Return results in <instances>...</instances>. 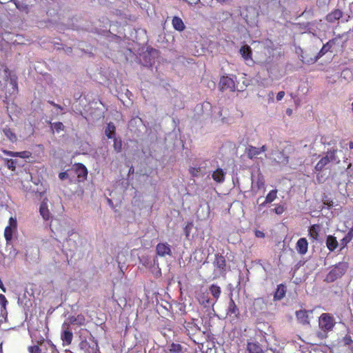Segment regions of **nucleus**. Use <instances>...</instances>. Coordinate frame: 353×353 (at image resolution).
Returning a JSON list of instances; mask_svg holds the SVG:
<instances>
[{
    "instance_id": "obj_18",
    "label": "nucleus",
    "mask_w": 353,
    "mask_h": 353,
    "mask_svg": "<svg viewBox=\"0 0 353 353\" xmlns=\"http://www.w3.org/2000/svg\"><path fill=\"white\" fill-rule=\"evenodd\" d=\"M247 351L249 353H262L263 350L261 345L258 342H248Z\"/></svg>"
},
{
    "instance_id": "obj_25",
    "label": "nucleus",
    "mask_w": 353,
    "mask_h": 353,
    "mask_svg": "<svg viewBox=\"0 0 353 353\" xmlns=\"http://www.w3.org/2000/svg\"><path fill=\"white\" fill-rule=\"evenodd\" d=\"M76 172L79 178L85 179L88 175L86 167L82 163L75 165Z\"/></svg>"
},
{
    "instance_id": "obj_30",
    "label": "nucleus",
    "mask_w": 353,
    "mask_h": 353,
    "mask_svg": "<svg viewBox=\"0 0 353 353\" xmlns=\"http://www.w3.org/2000/svg\"><path fill=\"white\" fill-rule=\"evenodd\" d=\"M246 153L250 159L255 158L257 155L261 154L259 148L254 146H249L247 148Z\"/></svg>"
},
{
    "instance_id": "obj_20",
    "label": "nucleus",
    "mask_w": 353,
    "mask_h": 353,
    "mask_svg": "<svg viewBox=\"0 0 353 353\" xmlns=\"http://www.w3.org/2000/svg\"><path fill=\"white\" fill-rule=\"evenodd\" d=\"M321 231V226L319 224H314L309 228L308 232L310 236L314 240H318L319 232Z\"/></svg>"
},
{
    "instance_id": "obj_31",
    "label": "nucleus",
    "mask_w": 353,
    "mask_h": 353,
    "mask_svg": "<svg viewBox=\"0 0 353 353\" xmlns=\"http://www.w3.org/2000/svg\"><path fill=\"white\" fill-rule=\"evenodd\" d=\"M4 135L12 143H14L17 140V137L12 130L9 128H5L3 129Z\"/></svg>"
},
{
    "instance_id": "obj_39",
    "label": "nucleus",
    "mask_w": 353,
    "mask_h": 353,
    "mask_svg": "<svg viewBox=\"0 0 353 353\" xmlns=\"http://www.w3.org/2000/svg\"><path fill=\"white\" fill-rule=\"evenodd\" d=\"M50 125L52 130H54L58 133L64 129V125L61 122L50 123Z\"/></svg>"
},
{
    "instance_id": "obj_23",
    "label": "nucleus",
    "mask_w": 353,
    "mask_h": 353,
    "mask_svg": "<svg viewBox=\"0 0 353 353\" xmlns=\"http://www.w3.org/2000/svg\"><path fill=\"white\" fill-rule=\"evenodd\" d=\"M338 241L336 237L328 235L326 239V245L330 251H334L338 247Z\"/></svg>"
},
{
    "instance_id": "obj_63",
    "label": "nucleus",
    "mask_w": 353,
    "mask_h": 353,
    "mask_svg": "<svg viewBox=\"0 0 353 353\" xmlns=\"http://www.w3.org/2000/svg\"><path fill=\"white\" fill-rule=\"evenodd\" d=\"M80 97H81L80 95L79 96H77L76 94L74 95V98H75L76 100H78Z\"/></svg>"
},
{
    "instance_id": "obj_54",
    "label": "nucleus",
    "mask_w": 353,
    "mask_h": 353,
    "mask_svg": "<svg viewBox=\"0 0 353 353\" xmlns=\"http://www.w3.org/2000/svg\"><path fill=\"white\" fill-rule=\"evenodd\" d=\"M259 149L260 152L262 153V152L266 151L267 147H266V145H263L262 147L259 148Z\"/></svg>"
},
{
    "instance_id": "obj_48",
    "label": "nucleus",
    "mask_w": 353,
    "mask_h": 353,
    "mask_svg": "<svg viewBox=\"0 0 353 353\" xmlns=\"http://www.w3.org/2000/svg\"><path fill=\"white\" fill-rule=\"evenodd\" d=\"M285 96V92L284 91H280L277 93L276 95V100L281 101Z\"/></svg>"
},
{
    "instance_id": "obj_57",
    "label": "nucleus",
    "mask_w": 353,
    "mask_h": 353,
    "mask_svg": "<svg viewBox=\"0 0 353 353\" xmlns=\"http://www.w3.org/2000/svg\"><path fill=\"white\" fill-rule=\"evenodd\" d=\"M352 166V163H349V164H348V165H347V172L348 173H350V170H351Z\"/></svg>"
},
{
    "instance_id": "obj_5",
    "label": "nucleus",
    "mask_w": 353,
    "mask_h": 353,
    "mask_svg": "<svg viewBox=\"0 0 353 353\" xmlns=\"http://www.w3.org/2000/svg\"><path fill=\"white\" fill-rule=\"evenodd\" d=\"M78 238V234L73 232H68V237L63 244V251H70L74 252L77 247L76 239Z\"/></svg>"
},
{
    "instance_id": "obj_9",
    "label": "nucleus",
    "mask_w": 353,
    "mask_h": 353,
    "mask_svg": "<svg viewBox=\"0 0 353 353\" xmlns=\"http://www.w3.org/2000/svg\"><path fill=\"white\" fill-rule=\"evenodd\" d=\"M198 301L204 307H213L215 304L213 299L209 297L208 293H201L198 296Z\"/></svg>"
},
{
    "instance_id": "obj_14",
    "label": "nucleus",
    "mask_w": 353,
    "mask_h": 353,
    "mask_svg": "<svg viewBox=\"0 0 353 353\" xmlns=\"http://www.w3.org/2000/svg\"><path fill=\"white\" fill-rule=\"evenodd\" d=\"M343 17V12L339 9H335L326 16V20L329 23H334Z\"/></svg>"
},
{
    "instance_id": "obj_22",
    "label": "nucleus",
    "mask_w": 353,
    "mask_h": 353,
    "mask_svg": "<svg viewBox=\"0 0 353 353\" xmlns=\"http://www.w3.org/2000/svg\"><path fill=\"white\" fill-rule=\"evenodd\" d=\"M173 28L179 32L183 31L185 29V25L182 19L179 17H174L172 21Z\"/></svg>"
},
{
    "instance_id": "obj_7",
    "label": "nucleus",
    "mask_w": 353,
    "mask_h": 353,
    "mask_svg": "<svg viewBox=\"0 0 353 353\" xmlns=\"http://www.w3.org/2000/svg\"><path fill=\"white\" fill-rule=\"evenodd\" d=\"M156 252L159 256L165 257L172 255L170 245L167 243H159L156 247Z\"/></svg>"
},
{
    "instance_id": "obj_4",
    "label": "nucleus",
    "mask_w": 353,
    "mask_h": 353,
    "mask_svg": "<svg viewBox=\"0 0 353 353\" xmlns=\"http://www.w3.org/2000/svg\"><path fill=\"white\" fill-rule=\"evenodd\" d=\"M336 324L334 317L329 313L322 314L319 319V327L323 332L331 331Z\"/></svg>"
},
{
    "instance_id": "obj_41",
    "label": "nucleus",
    "mask_w": 353,
    "mask_h": 353,
    "mask_svg": "<svg viewBox=\"0 0 353 353\" xmlns=\"http://www.w3.org/2000/svg\"><path fill=\"white\" fill-rule=\"evenodd\" d=\"M17 161L14 159H7L6 165L11 170H15Z\"/></svg>"
},
{
    "instance_id": "obj_49",
    "label": "nucleus",
    "mask_w": 353,
    "mask_h": 353,
    "mask_svg": "<svg viewBox=\"0 0 353 353\" xmlns=\"http://www.w3.org/2000/svg\"><path fill=\"white\" fill-rule=\"evenodd\" d=\"M255 236L258 238H263L265 236V234L262 231L256 230Z\"/></svg>"
},
{
    "instance_id": "obj_64",
    "label": "nucleus",
    "mask_w": 353,
    "mask_h": 353,
    "mask_svg": "<svg viewBox=\"0 0 353 353\" xmlns=\"http://www.w3.org/2000/svg\"><path fill=\"white\" fill-rule=\"evenodd\" d=\"M133 172H134V169H133V168H131L129 170V173H131V172L133 173Z\"/></svg>"
},
{
    "instance_id": "obj_21",
    "label": "nucleus",
    "mask_w": 353,
    "mask_h": 353,
    "mask_svg": "<svg viewBox=\"0 0 353 353\" xmlns=\"http://www.w3.org/2000/svg\"><path fill=\"white\" fill-rule=\"evenodd\" d=\"M239 53L245 61L251 59L252 58V50L248 45L241 46L239 50Z\"/></svg>"
},
{
    "instance_id": "obj_27",
    "label": "nucleus",
    "mask_w": 353,
    "mask_h": 353,
    "mask_svg": "<svg viewBox=\"0 0 353 353\" xmlns=\"http://www.w3.org/2000/svg\"><path fill=\"white\" fill-rule=\"evenodd\" d=\"M72 337V332L69 330H64L61 333V339L68 345L71 343Z\"/></svg>"
},
{
    "instance_id": "obj_13",
    "label": "nucleus",
    "mask_w": 353,
    "mask_h": 353,
    "mask_svg": "<svg viewBox=\"0 0 353 353\" xmlns=\"http://www.w3.org/2000/svg\"><path fill=\"white\" fill-rule=\"evenodd\" d=\"M286 294V287L283 284H279L277 285L276 290L274 294V301H280L284 298Z\"/></svg>"
},
{
    "instance_id": "obj_2",
    "label": "nucleus",
    "mask_w": 353,
    "mask_h": 353,
    "mask_svg": "<svg viewBox=\"0 0 353 353\" xmlns=\"http://www.w3.org/2000/svg\"><path fill=\"white\" fill-rule=\"evenodd\" d=\"M348 268V264L347 262H339L333 267L326 275L325 281L327 283H332L336 280L341 278L346 272Z\"/></svg>"
},
{
    "instance_id": "obj_29",
    "label": "nucleus",
    "mask_w": 353,
    "mask_h": 353,
    "mask_svg": "<svg viewBox=\"0 0 353 353\" xmlns=\"http://www.w3.org/2000/svg\"><path fill=\"white\" fill-rule=\"evenodd\" d=\"M70 323L73 325H83L85 323V319L84 316L79 314L77 316H71L69 318Z\"/></svg>"
},
{
    "instance_id": "obj_1",
    "label": "nucleus",
    "mask_w": 353,
    "mask_h": 353,
    "mask_svg": "<svg viewBox=\"0 0 353 353\" xmlns=\"http://www.w3.org/2000/svg\"><path fill=\"white\" fill-rule=\"evenodd\" d=\"M338 150L332 148L331 150H329L326 154L323 157L319 162L316 163V165L314 167V172L317 174L316 178L319 181V183H321L319 174L323 169H327V165L330 163H333L334 164H338L340 163L339 158L336 156V152Z\"/></svg>"
},
{
    "instance_id": "obj_55",
    "label": "nucleus",
    "mask_w": 353,
    "mask_h": 353,
    "mask_svg": "<svg viewBox=\"0 0 353 353\" xmlns=\"http://www.w3.org/2000/svg\"><path fill=\"white\" fill-rule=\"evenodd\" d=\"M65 52L67 53V54H70L72 52V48L70 47H67L65 49Z\"/></svg>"
},
{
    "instance_id": "obj_60",
    "label": "nucleus",
    "mask_w": 353,
    "mask_h": 353,
    "mask_svg": "<svg viewBox=\"0 0 353 353\" xmlns=\"http://www.w3.org/2000/svg\"><path fill=\"white\" fill-rule=\"evenodd\" d=\"M49 103L53 105L54 107H56L57 106V103H55L54 101H49Z\"/></svg>"
},
{
    "instance_id": "obj_43",
    "label": "nucleus",
    "mask_w": 353,
    "mask_h": 353,
    "mask_svg": "<svg viewBox=\"0 0 353 353\" xmlns=\"http://www.w3.org/2000/svg\"><path fill=\"white\" fill-rule=\"evenodd\" d=\"M28 351L30 353H41V348L39 345L30 346Z\"/></svg>"
},
{
    "instance_id": "obj_38",
    "label": "nucleus",
    "mask_w": 353,
    "mask_h": 353,
    "mask_svg": "<svg viewBox=\"0 0 353 353\" xmlns=\"http://www.w3.org/2000/svg\"><path fill=\"white\" fill-rule=\"evenodd\" d=\"M114 149L116 152H120L122 149V141L121 139L114 137V144H113Z\"/></svg>"
},
{
    "instance_id": "obj_26",
    "label": "nucleus",
    "mask_w": 353,
    "mask_h": 353,
    "mask_svg": "<svg viewBox=\"0 0 353 353\" xmlns=\"http://www.w3.org/2000/svg\"><path fill=\"white\" fill-rule=\"evenodd\" d=\"M116 133V128L113 123L110 122L107 124L105 129V134L108 139H114Z\"/></svg>"
},
{
    "instance_id": "obj_42",
    "label": "nucleus",
    "mask_w": 353,
    "mask_h": 353,
    "mask_svg": "<svg viewBox=\"0 0 353 353\" xmlns=\"http://www.w3.org/2000/svg\"><path fill=\"white\" fill-rule=\"evenodd\" d=\"M8 227H10L13 230H16L17 227V219L14 217H10L9 219V225Z\"/></svg>"
},
{
    "instance_id": "obj_35",
    "label": "nucleus",
    "mask_w": 353,
    "mask_h": 353,
    "mask_svg": "<svg viewBox=\"0 0 353 353\" xmlns=\"http://www.w3.org/2000/svg\"><path fill=\"white\" fill-rule=\"evenodd\" d=\"M276 194H277V190L276 189L271 190L265 196V203H270L272 201H274L275 200V199L276 198Z\"/></svg>"
},
{
    "instance_id": "obj_40",
    "label": "nucleus",
    "mask_w": 353,
    "mask_h": 353,
    "mask_svg": "<svg viewBox=\"0 0 353 353\" xmlns=\"http://www.w3.org/2000/svg\"><path fill=\"white\" fill-rule=\"evenodd\" d=\"M182 347L180 344L172 343L170 345V351L172 353H180L181 352Z\"/></svg>"
},
{
    "instance_id": "obj_58",
    "label": "nucleus",
    "mask_w": 353,
    "mask_h": 353,
    "mask_svg": "<svg viewBox=\"0 0 353 353\" xmlns=\"http://www.w3.org/2000/svg\"><path fill=\"white\" fill-rule=\"evenodd\" d=\"M350 149H353V142L350 141L348 143Z\"/></svg>"
},
{
    "instance_id": "obj_24",
    "label": "nucleus",
    "mask_w": 353,
    "mask_h": 353,
    "mask_svg": "<svg viewBox=\"0 0 353 353\" xmlns=\"http://www.w3.org/2000/svg\"><path fill=\"white\" fill-rule=\"evenodd\" d=\"M296 316L298 321L302 324H309L308 314L305 310H299L296 312Z\"/></svg>"
},
{
    "instance_id": "obj_61",
    "label": "nucleus",
    "mask_w": 353,
    "mask_h": 353,
    "mask_svg": "<svg viewBox=\"0 0 353 353\" xmlns=\"http://www.w3.org/2000/svg\"><path fill=\"white\" fill-rule=\"evenodd\" d=\"M55 108H57L59 110H63V108L60 105H58V104H57V106Z\"/></svg>"
},
{
    "instance_id": "obj_52",
    "label": "nucleus",
    "mask_w": 353,
    "mask_h": 353,
    "mask_svg": "<svg viewBox=\"0 0 353 353\" xmlns=\"http://www.w3.org/2000/svg\"><path fill=\"white\" fill-rule=\"evenodd\" d=\"M0 289L3 292H6V288L4 287L3 285V283L1 281V279H0Z\"/></svg>"
},
{
    "instance_id": "obj_32",
    "label": "nucleus",
    "mask_w": 353,
    "mask_h": 353,
    "mask_svg": "<svg viewBox=\"0 0 353 353\" xmlns=\"http://www.w3.org/2000/svg\"><path fill=\"white\" fill-rule=\"evenodd\" d=\"M189 172L193 177H199L203 174L201 167L196 165L190 168Z\"/></svg>"
},
{
    "instance_id": "obj_45",
    "label": "nucleus",
    "mask_w": 353,
    "mask_h": 353,
    "mask_svg": "<svg viewBox=\"0 0 353 353\" xmlns=\"http://www.w3.org/2000/svg\"><path fill=\"white\" fill-rule=\"evenodd\" d=\"M273 211L276 214H281L284 211H285V208L283 205H277L274 209L273 210Z\"/></svg>"
},
{
    "instance_id": "obj_51",
    "label": "nucleus",
    "mask_w": 353,
    "mask_h": 353,
    "mask_svg": "<svg viewBox=\"0 0 353 353\" xmlns=\"http://www.w3.org/2000/svg\"><path fill=\"white\" fill-rule=\"evenodd\" d=\"M267 203H265V201H264L263 202L261 203L259 205L258 210H259V211L262 210H263V208L265 207V205H266V204H267Z\"/></svg>"
},
{
    "instance_id": "obj_8",
    "label": "nucleus",
    "mask_w": 353,
    "mask_h": 353,
    "mask_svg": "<svg viewBox=\"0 0 353 353\" xmlns=\"http://www.w3.org/2000/svg\"><path fill=\"white\" fill-rule=\"evenodd\" d=\"M335 39H330L323 46L320 51L318 52L317 55L314 57V62H316L318 59L322 57L324 54H325L327 52L330 51V49L335 44Z\"/></svg>"
},
{
    "instance_id": "obj_12",
    "label": "nucleus",
    "mask_w": 353,
    "mask_h": 353,
    "mask_svg": "<svg viewBox=\"0 0 353 353\" xmlns=\"http://www.w3.org/2000/svg\"><path fill=\"white\" fill-rule=\"evenodd\" d=\"M47 199H44L39 207V212L41 216L43 217L44 220H49L51 214L48 210V205H47Z\"/></svg>"
},
{
    "instance_id": "obj_11",
    "label": "nucleus",
    "mask_w": 353,
    "mask_h": 353,
    "mask_svg": "<svg viewBox=\"0 0 353 353\" xmlns=\"http://www.w3.org/2000/svg\"><path fill=\"white\" fill-rule=\"evenodd\" d=\"M308 243L305 238H300L296 245V249L300 254H305L307 252Z\"/></svg>"
},
{
    "instance_id": "obj_56",
    "label": "nucleus",
    "mask_w": 353,
    "mask_h": 353,
    "mask_svg": "<svg viewBox=\"0 0 353 353\" xmlns=\"http://www.w3.org/2000/svg\"><path fill=\"white\" fill-rule=\"evenodd\" d=\"M350 16L342 17V22H347L349 21Z\"/></svg>"
},
{
    "instance_id": "obj_37",
    "label": "nucleus",
    "mask_w": 353,
    "mask_h": 353,
    "mask_svg": "<svg viewBox=\"0 0 353 353\" xmlns=\"http://www.w3.org/2000/svg\"><path fill=\"white\" fill-rule=\"evenodd\" d=\"M252 185L256 186L258 190L263 188L264 185V179L263 176L259 174L256 182L254 181V179H252Z\"/></svg>"
},
{
    "instance_id": "obj_3",
    "label": "nucleus",
    "mask_w": 353,
    "mask_h": 353,
    "mask_svg": "<svg viewBox=\"0 0 353 353\" xmlns=\"http://www.w3.org/2000/svg\"><path fill=\"white\" fill-rule=\"evenodd\" d=\"M213 265L214 268L213 272L214 277L225 276L228 271V268L226 265L225 259L223 255L219 254H215V258L213 261Z\"/></svg>"
},
{
    "instance_id": "obj_44",
    "label": "nucleus",
    "mask_w": 353,
    "mask_h": 353,
    "mask_svg": "<svg viewBox=\"0 0 353 353\" xmlns=\"http://www.w3.org/2000/svg\"><path fill=\"white\" fill-rule=\"evenodd\" d=\"M343 342L345 345H350L353 343L351 336L347 334L343 337Z\"/></svg>"
},
{
    "instance_id": "obj_16",
    "label": "nucleus",
    "mask_w": 353,
    "mask_h": 353,
    "mask_svg": "<svg viewBox=\"0 0 353 353\" xmlns=\"http://www.w3.org/2000/svg\"><path fill=\"white\" fill-rule=\"evenodd\" d=\"M225 173L221 168H217L212 174V178L217 183H222L225 181Z\"/></svg>"
},
{
    "instance_id": "obj_17",
    "label": "nucleus",
    "mask_w": 353,
    "mask_h": 353,
    "mask_svg": "<svg viewBox=\"0 0 353 353\" xmlns=\"http://www.w3.org/2000/svg\"><path fill=\"white\" fill-rule=\"evenodd\" d=\"M227 314L230 316L233 315V316L236 318H237L239 315V310L232 299H230V300L229 305L227 310Z\"/></svg>"
},
{
    "instance_id": "obj_46",
    "label": "nucleus",
    "mask_w": 353,
    "mask_h": 353,
    "mask_svg": "<svg viewBox=\"0 0 353 353\" xmlns=\"http://www.w3.org/2000/svg\"><path fill=\"white\" fill-rule=\"evenodd\" d=\"M68 173L67 172H61L59 174V178L61 180H65L68 178Z\"/></svg>"
},
{
    "instance_id": "obj_28",
    "label": "nucleus",
    "mask_w": 353,
    "mask_h": 353,
    "mask_svg": "<svg viewBox=\"0 0 353 353\" xmlns=\"http://www.w3.org/2000/svg\"><path fill=\"white\" fill-rule=\"evenodd\" d=\"M274 155L275 161L280 164L286 165L288 163L289 157L282 152H276Z\"/></svg>"
},
{
    "instance_id": "obj_47",
    "label": "nucleus",
    "mask_w": 353,
    "mask_h": 353,
    "mask_svg": "<svg viewBox=\"0 0 353 353\" xmlns=\"http://www.w3.org/2000/svg\"><path fill=\"white\" fill-rule=\"evenodd\" d=\"M48 344L50 346L51 353H59L58 350H57L54 344H52L51 342H48Z\"/></svg>"
},
{
    "instance_id": "obj_34",
    "label": "nucleus",
    "mask_w": 353,
    "mask_h": 353,
    "mask_svg": "<svg viewBox=\"0 0 353 353\" xmlns=\"http://www.w3.org/2000/svg\"><path fill=\"white\" fill-rule=\"evenodd\" d=\"M3 153L6 155L12 157H21V158H26L28 157L27 153L28 152L23 151V152H12L8 150H3Z\"/></svg>"
},
{
    "instance_id": "obj_19",
    "label": "nucleus",
    "mask_w": 353,
    "mask_h": 353,
    "mask_svg": "<svg viewBox=\"0 0 353 353\" xmlns=\"http://www.w3.org/2000/svg\"><path fill=\"white\" fill-rule=\"evenodd\" d=\"M209 291H210V294H212V296H213V299H212L213 301L216 303V301H218L219 298L220 297V295L221 293V288L216 284H212L209 287Z\"/></svg>"
},
{
    "instance_id": "obj_6",
    "label": "nucleus",
    "mask_w": 353,
    "mask_h": 353,
    "mask_svg": "<svg viewBox=\"0 0 353 353\" xmlns=\"http://www.w3.org/2000/svg\"><path fill=\"white\" fill-rule=\"evenodd\" d=\"M219 87L221 91L230 90L234 92L236 86L233 77L229 76H222L219 81Z\"/></svg>"
},
{
    "instance_id": "obj_53",
    "label": "nucleus",
    "mask_w": 353,
    "mask_h": 353,
    "mask_svg": "<svg viewBox=\"0 0 353 353\" xmlns=\"http://www.w3.org/2000/svg\"><path fill=\"white\" fill-rule=\"evenodd\" d=\"M7 303V300L5 298V299H0V304L2 305V307H5L6 304Z\"/></svg>"
},
{
    "instance_id": "obj_50",
    "label": "nucleus",
    "mask_w": 353,
    "mask_h": 353,
    "mask_svg": "<svg viewBox=\"0 0 353 353\" xmlns=\"http://www.w3.org/2000/svg\"><path fill=\"white\" fill-rule=\"evenodd\" d=\"M10 83L12 84V88L14 90H18V86H17V83L15 80L11 79H10Z\"/></svg>"
},
{
    "instance_id": "obj_62",
    "label": "nucleus",
    "mask_w": 353,
    "mask_h": 353,
    "mask_svg": "<svg viewBox=\"0 0 353 353\" xmlns=\"http://www.w3.org/2000/svg\"><path fill=\"white\" fill-rule=\"evenodd\" d=\"M5 298H6V297H5V296H4V295H3V294H0V299H1V300H2V299H5Z\"/></svg>"
},
{
    "instance_id": "obj_15",
    "label": "nucleus",
    "mask_w": 353,
    "mask_h": 353,
    "mask_svg": "<svg viewBox=\"0 0 353 353\" xmlns=\"http://www.w3.org/2000/svg\"><path fill=\"white\" fill-rule=\"evenodd\" d=\"M39 255V249L37 248H32L27 250L26 253V259L30 262H36Z\"/></svg>"
},
{
    "instance_id": "obj_36",
    "label": "nucleus",
    "mask_w": 353,
    "mask_h": 353,
    "mask_svg": "<svg viewBox=\"0 0 353 353\" xmlns=\"http://www.w3.org/2000/svg\"><path fill=\"white\" fill-rule=\"evenodd\" d=\"M15 230L10 227H6L4 231V237L7 242L10 241L12 239L13 233Z\"/></svg>"
},
{
    "instance_id": "obj_10",
    "label": "nucleus",
    "mask_w": 353,
    "mask_h": 353,
    "mask_svg": "<svg viewBox=\"0 0 353 353\" xmlns=\"http://www.w3.org/2000/svg\"><path fill=\"white\" fill-rule=\"evenodd\" d=\"M185 332L188 335H194L200 331V327L194 321H185L183 324Z\"/></svg>"
},
{
    "instance_id": "obj_59",
    "label": "nucleus",
    "mask_w": 353,
    "mask_h": 353,
    "mask_svg": "<svg viewBox=\"0 0 353 353\" xmlns=\"http://www.w3.org/2000/svg\"><path fill=\"white\" fill-rule=\"evenodd\" d=\"M269 97L272 99L273 96H274V93L272 92H270L269 94H268Z\"/></svg>"
},
{
    "instance_id": "obj_33",
    "label": "nucleus",
    "mask_w": 353,
    "mask_h": 353,
    "mask_svg": "<svg viewBox=\"0 0 353 353\" xmlns=\"http://www.w3.org/2000/svg\"><path fill=\"white\" fill-rule=\"evenodd\" d=\"M353 238V226L350 228V230L348 231L347 234L341 240V245L343 247H345L347 245L348 243H350Z\"/></svg>"
}]
</instances>
